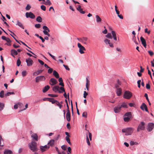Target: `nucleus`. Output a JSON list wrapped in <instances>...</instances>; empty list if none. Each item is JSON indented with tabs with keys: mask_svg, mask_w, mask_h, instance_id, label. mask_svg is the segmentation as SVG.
<instances>
[{
	"mask_svg": "<svg viewBox=\"0 0 154 154\" xmlns=\"http://www.w3.org/2000/svg\"><path fill=\"white\" fill-rule=\"evenodd\" d=\"M50 87L49 85H46L44 88H43L42 91L43 92L45 93L49 89Z\"/></svg>",
	"mask_w": 154,
	"mask_h": 154,
	"instance_id": "nucleus-26",
	"label": "nucleus"
},
{
	"mask_svg": "<svg viewBox=\"0 0 154 154\" xmlns=\"http://www.w3.org/2000/svg\"><path fill=\"white\" fill-rule=\"evenodd\" d=\"M104 42L106 45H109L111 48H113L114 46L113 44L111 42L110 40L107 39L105 38L104 40Z\"/></svg>",
	"mask_w": 154,
	"mask_h": 154,
	"instance_id": "nucleus-8",
	"label": "nucleus"
},
{
	"mask_svg": "<svg viewBox=\"0 0 154 154\" xmlns=\"http://www.w3.org/2000/svg\"><path fill=\"white\" fill-rule=\"evenodd\" d=\"M132 40L136 44L138 45V44L136 40V38L135 35H134L132 38Z\"/></svg>",
	"mask_w": 154,
	"mask_h": 154,
	"instance_id": "nucleus-43",
	"label": "nucleus"
},
{
	"mask_svg": "<svg viewBox=\"0 0 154 154\" xmlns=\"http://www.w3.org/2000/svg\"><path fill=\"white\" fill-rule=\"evenodd\" d=\"M4 91H2L0 92V97L1 98H3L4 97Z\"/></svg>",
	"mask_w": 154,
	"mask_h": 154,
	"instance_id": "nucleus-48",
	"label": "nucleus"
},
{
	"mask_svg": "<svg viewBox=\"0 0 154 154\" xmlns=\"http://www.w3.org/2000/svg\"><path fill=\"white\" fill-rule=\"evenodd\" d=\"M23 105L22 103H18V104H15L14 106V108L15 109H17L18 106H22Z\"/></svg>",
	"mask_w": 154,
	"mask_h": 154,
	"instance_id": "nucleus-29",
	"label": "nucleus"
},
{
	"mask_svg": "<svg viewBox=\"0 0 154 154\" xmlns=\"http://www.w3.org/2000/svg\"><path fill=\"white\" fill-rule=\"evenodd\" d=\"M26 61L27 63V65L29 66H32L33 63V61L30 58L26 59Z\"/></svg>",
	"mask_w": 154,
	"mask_h": 154,
	"instance_id": "nucleus-11",
	"label": "nucleus"
},
{
	"mask_svg": "<svg viewBox=\"0 0 154 154\" xmlns=\"http://www.w3.org/2000/svg\"><path fill=\"white\" fill-rule=\"evenodd\" d=\"M154 128V124L152 123H149L148 124V128H147L149 131H151Z\"/></svg>",
	"mask_w": 154,
	"mask_h": 154,
	"instance_id": "nucleus-15",
	"label": "nucleus"
},
{
	"mask_svg": "<svg viewBox=\"0 0 154 154\" xmlns=\"http://www.w3.org/2000/svg\"><path fill=\"white\" fill-rule=\"evenodd\" d=\"M145 33H148V34H149L150 33V30L148 31V29L147 28H146L145 29Z\"/></svg>",
	"mask_w": 154,
	"mask_h": 154,
	"instance_id": "nucleus-57",
	"label": "nucleus"
},
{
	"mask_svg": "<svg viewBox=\"0 0 154 154\" xmlns=\"http://www.w3.org/2000/svg\"><path fill=\"white\" fill-rule=\"evenodd\" d=\"M36 20L38 22H41L42 21V19L40 16H38L36 18Z\"/></svg>",
	"mask_w": 154,
	"mask_h": 154,
	"instance_id": "nucleus-40",
	"label": "nucleus"
},
{
	"mask_svg": "<svg viewBox=\"0 0 154 154\" xmlns=\"http://www.w3.org/2000/svg\"><path fill=\"white\" fill-rule=\"evenodd\" d=\"M29 146L30 149L33 152L37 151V143L36 142L34 141H32L31 143L29 144Z\"/></svg>",
	"mask_w": 154,
	"mask_h": 154,
	"instance_id": "nucleus-2",
	"label": "nucleus"
},
{
	"mask_svg": "<svg viewBox=\"0 0 154 154\" xmlns=\"http://www.w3.org/2000/svg\"><path fill=\"white\" fill-rule=\"evenodd\" d=\"M53 90L55 92H58L60 93H62L65 92V90L63 87H59L58 86H55L53 88Z\"/></svg>",
	"mask_w": 154,
	"mask_h": 154,
	"instance_id": "nucleus-3",
	"label": "nucleus"
},
{
	"mask_svg": "<svg viewBox=\"0 0 154 154\" xmlns=\"http://www.w3.org/2000/svg\"><path fill=\"white\" fill-rule=\"evenodd\" d=\"M117 14L118 15V16L120 19H123V17L122 15L121 14H120V12L118 11V13H117V12H116Z\"/></svg>",
	"mask_w": 154,
	"mask_h": 154,
	"instance_id": "nucleus-38",
	"label": "nucleus"
},
{
	"mask_svg": "<svg viewBox=\"0 0 154 154\" xmlns=\"http://www.w3.org/2000/svg\"><path fill=\"white\" fill-rule=\"evenodd\" d=\"M48 54H49V55L51 56V57L52 58L54 59V60H56V59H55V57H54V56L52 55L49 52H48Z\"/></svg>",
	"mask_w": 154,
	"mask_h": 154,
	"instance_id": "nucleus-61",
	"label": "nucleus"
},
{
	"mask_svg": "<svg viewBox=\"0 0 154 154\" xmlns=\"http://www.w3.org/2000/svg\"><path fill=\"white\" fill-rule=\"evenodd\" d=\"M141 82V80H140L137 81V83L138 84V87L139 88L140 87V83Z\"/></svg>",
	"mask_w": 154,
	"mask_h": 154,
	"instance_id": "nucleus-58",
	"label": "nucleus"
},
{
	"mask_svg": "<svg viewBox=\"0 0 154 154\" xmlns=\"http://www.w3.org/2000/svg\"><path fill=\"white\" fill-rule=\"evenodd\" d=\"M82 116L85 118H87V113L86 112H83L82 115Z\"/></svg>",
	"mask_w": 154,
	"mask_h": 154,
	"instance_id": "nucleus-50",
	"label": "nucleus"
},
{
	"mask_svg": "<svg viewBox=\"0 0 154 154\" xmlns=\"http://www.w3.org/2000/svg\"><path fill=\"white\" fill-rule=\"evenodd\" d=\"M131 118L125 116L124 120L125 122H128L129 121Z\"/></svg>",
	"mask_w": 154,
	"mask_h": 154,
	"instance_id": "nucleus-35",
	"label": "nucleus"
},
{
	"mask_svg": "<svg viewBox=\"0 0 154 154\" xmlns=\"http://www.w3.org/2000/svg\"><path fill=\"white\" fill-rule=\"evenodd\" d=\"M122 92V89L121 88H117L116 90V93L118 96L121 95Z\"/></svg>",
	"mask_w": 154,
	"mask_h": 154,
	"instance_id": "nucleus-21",
	"label": "nucleus"
},
{
	"mask_svg": "<svg viewBox=\"0 0 154 154\" xmlns=\"http://www.w3.org/2000/svg\"><path fill=\"white\" fill-rule=\"evenodd\" d=\"M31 8V6L29 5L28 4L27 5L25 9L26 10H29Z\"/></svg>",
	"mask_w": 154,
	"mask_h": 154,
	"instance_id": "nucleus-52",
	"label": "nucleus"
},
{
	"mask_svg": "<svg viewBox=\"0 0 154 154\" xmlns=\"http://www.w3.org/2000/svg\"><path fill=\"white\" fill-rule=\"evenodd\" d=\"M57 83V80L54 78H51L50 80L49 83L51 85H54Z\"/></svg>",
	"mask_w": 154,
	"mask_h": 154,
	"instance_id": "nucleus-16",
	"label": "nucleus"
},
{
	"mask_svg": "<svg viewBox=\"0 0 154 154\" xmlns=\"http://www.w3.org/2000/svg\"><path fill=\"white\" fill-rule=\"evenodd\" d=\"M78 47L79 48V52L81 54H83L84 53V51L85 50V49L84 47L82 46L80 43L77 44Z\"/></svg>",
	"mask_w": 154,
	"mask_h": 154,
	"instance_id": "nucleus-7",
	"label": "nucleus"
},
{
	"mask_svg": "<svg viewBox=\"0 0 154 154\" xmlns=\"http://www.w3.org/2000/svg\"><path fill=\"white\" fill-rule=\"evenodd\" d=\"M54 140L52 139L48 143V146H53L54 145Z\"/></svg>",
	"mask_w": 154,
	"mask_h": 154,
	"instance_id": "nucleus-22",
	"label": "nucleus"
},
{
	"mask_svg": "<svg viewBox=\"0 0 154 154\" xmlns=\"http://www.w3.org/2000/svg\"><path fill=\"white\" fill-rule=\"evenodd\" d=\"M35 26L36 28H39L41 27V25L40 24H35Z\"/></svg>",
	"mask_w": 154,
	"mask_h": 154,
	"instance_id": "nucleus-59",
	"label": "nucleus"
},
{
	"mask_svg": "<svg viewBox=\"0 0 154 154\" xmlns=\"http://www.w3.org/2000/svg\"><path fill=\"white\" fill-rule=\"evenodd\" d=\"M58 81L60 82L59 84V85L62 86L61 87H64V84L63 82L62 79L61 78H59Z\"/></svg>",
	"mask_w": 154,
	"mask_h": 154,
	"instance_id": "nucleus-25",
	"label": "nucleus"
},
{
	"mask_svg": "<svg viewBox=\"0 0 154 154\" xmlns=\"http://www.w3.org/2000/svg\"><path fill=\"white\" fill-rule=\"evenodd\" d=\"M44 4L46 5H51V2L50 0H47L44 3Z\"/></svg>",
	"mask_w": 154,
	"mask_h": 154,
	"instance_id": "nucleus-42",
	"label": "nucleus"
},
{
	"mask_svg": "<svg viewBox=\"0 0 154 154\" xmlns=\"http://www.w3.org/2000/svg\"><path fill=\"white\" fill-rule=\"evenodd\" d=\"M48 32H47L44 31V34L45 35H47V36H48L49 37H50V35L49 34Z\"/></svg>",
	"mask_w": 154,
	"mask_h": 154,
	"instance_id": "nucleus-63",
	"label": "nucleus"
},
{
	"mask_svg": "<svg viewBox=\"0 0 154 154\" xmlns=\"http://www.w3.org/2000/svg\"><path fill=\"white\" fill-rule=\"evenodd\" d=\"M43 71V70H39L37 71L36 72H34L33 74V75L34 76L38 75L41 73Z\"/></svg>",
	"mask_w": 154,
	"mask_h": 154,
	"instance_id": "nucleus-27",
	"label": "nucleus"
},
{
	"mask_svg": "<svg viewBox=\"0 0 154 154\" xmlns=\"http://www.w3.org/2000/svg\"><path fill=\"white\" fill-rule=\"evenodd\" d=\"M45 79V78L44 76H38L35 78V82H38L39 81H44Z\"/></svg>",
	"mask_w": 154,
	"mask_h": 154,
	"instance_id": "nucleus-12",
	"label": "nucleus"
},
{
	"mask_svg": "<svg viewBox=\"0 0 154 154\" xmlns=\"http://www.w3.org/2000/svg\"><path fill=\"white\" fill-rule=\"evenodd\" d=\"M11 55L15 57L14 55H16L18 54L17 51L14 49H12L11 50Z\"/></svg>",
	"mask_w": 154,
	"mask_h": 154,
	"instance_id": "nucleus-20",
	"label": "nucleus"
},
{
	"mask_svg": "<svg viewBox=\"0 0 154 154\" xmlns=\"http://www.w3.org/2000/svg\"><path fill=\"white\" fill-rule=\"evenodd\" d=\"M4 154H12V152L10 150L5 149L4 152Z\"/></svg>",
	"mask_w": 154,
	"mask_h": 154,
	"instance_id": "nucleus-31",
	"label": "nucleus"
},
{
	"mask_svg": "<svg viewBox=\"0 0 154 154\" xmlns=\"http://www.w3.org/2000/svg\"><path fill=\"white\" fill-rule=\"evenodd\" d=\"M105 36L108 38L112 39V38L111 34L109 33H108L107 35H105Z\"/></svg>",
	"mask_w": 154,
	"mask_h": 154,
	"instance_id": "nucleus-39",
	"label": "nucleus"
},
{
	"mask_svg": "<svg viewBox=\"0 0 154 154\" xmlns=\"http://www.w3.org/2000/svg\"><path fill=\"white\" fill-rule=\"evenodd\" d=\"M48 101L50 102H51L52 104H54V103H55L56 102V101H57L56 100H55L53 98H49L48 99Z\"/></svg>",
	"mask_w": 154,
	"mask_h": 154,
	"instance_id": "nucleus-33",
	"label": "nucleus"
},
{
	"mask_svg": "<svg viewBox=\"0 0 154 154\" xmlns=\"http://www.w3.org/2000/svg\"><path fill=\"white\" fill-rule=\"evenodd\" d=\"M55 103L57 106H58L59 107V108L60 109H61L62 106V105L57 100L56 102Z\"/></svg>",
	"mask_w": 154,
	"mask_h": 154,
	"instance_id": "nucleus-41",
	"label": "nucleus"
},
{
	"mask_svg": "<svg viewBox=\"0 0 154 154\" xmlns=\"http://www.w3.org/2000/svg\"><path fill=\"white\" fill-rule=\"evenodd\" d=\"M43 29H44L43 31V32L44 33V32L46 31L47 32H50V30L49 28L46 26H44L43 27Z\"/></svg>",
	"mask_w": 154,
	"mask_h": 154,
	"instance_id": "nucleus-30",
	"label": "nucleus"
},
{
	"mask_svg": "<svg viewBox=\"0 0 154 154\" xmlns=\"http://www.w3.org/2000/svg\"><path fill=\"white\" fill-rule=\"evenodd\" d=\"M17 25H18L21 28L23 29H24V27L22 23L20 22L18 20L17 21V23L16 24Z\"/></svg>",
	"mask_w": 154,
	"mask_h": 154,
	"instance_id": "nucleus-32",
	"label": "nucleus"
},
{
	"mask_svg": "<svg viewBox=\"0 0 154 154\" xmlns=\"http://www.w3.org/2000/svg\"><path fill=\"white\" fill-rule=\"evenodd\" d=\"M77 39L80 42L82 43H83L86 44V42L88 39V38L86 37H83L82 38H78Z\"/></svg>",
	"mask_w": 154,
	"mask_h": 154,
	"instance_id": "nucleus-10",
	"label": "nucleus"
},
{
	"mask_svg": "<svg viewBox=\"0 0 154 154\" xmlns=\"http://www.w3.org/2000/svg\"><path fill=\"white\" fill-rule=\"evenodd\" d=\"M5 106L4 104L0 102V111H2Z\"/></svg>",
	"mask_w": 154,
	"mask_h": 154,
	"instance_id": "nucleus-36",
	"label": "nucleus"
},
{
	"mask_svg": "<svg viewBox=\"0 0 154 154\" xmlns=\"http://www.w3.org/2000/svg\"><path fill=\"white\" fill-rule=\"evenodd\" d=\"M66 146L65 145H63L61 146L62 149L64 150H65L66 149Z\"/></svg>",
	"mask_w": 154,
	"mask_h": 154,
	"instance_id": "nucleus-60",
	"label": "nucleus"
},
{
	"mask_svg": "<svg viewBox=\"0 0 154 154\" xmlns=\"http://www.w3.org/2000/svg\"><path fill=\"white\" fill-rule=\"evenodd\" d=\"M128 107V106L126 103L125 102H123L119 103L114 108L113 110L115 113H118L120 112L122 108H127Z\"/></svg>",
	"mask_w": 154,
	"mask_h": 154,
	"instance_id": "nucleus-1",
	"label": "nucleus"
},
{
	"mask_svg": "<svg viewBox=\"0 0 154 154\" xmlns=\"http://www.w3.org/2000/svg\"><path fill=\"white\" fill-rule=\"evenodd\" d=\"M49 68V69L48 70V73H51L53 72V69L51 68H50V67Z\"/></svg>",
	"mask_w": 154,
	"mask_h": 154,
	"instance_id": "nucleus-56",
	"label": "nucleus"
},
{
	"mask_svg": "<svg viewBox=\"0 0 154 154\" xmlns=\"http://www.w3.org/2000/svg\"><path fill=\"white\" fill-rule=\"evenodd\" d=\"M96 20L97 23H100L101 22L102 19L98 15L96 16Z\"/></svg>",
	"mask_w": 154,
	"mask_h": 154,
	"instance_id": "nucleus-23",
	"label": "nucleus"
},
{
	"mask_svg": "<svg viewBox=\"0 0 154 154\" xmlns=\"http://www.w3.org/2000/svg\"><path fill=\"white\" fill-rule=\"evenodd\" d=\"M63 95L65 97V98L67 99V97H68V99H69V94L68 93V96H67V95H66V93L65 92H64V93L63 94Z\"/></svg>",
	"mask_w": 154,
	"mask_h": 154,
	"instance_id": "nucleus-53",
	"label": "nucleus"
},
{
	"mask_svg": "<svg viewBox=\"0 0 154 154\" xmlns=\"http://www.w3.org/2000/svg\"><path fill=\"white\" fill-rule=\"evenodd\" d=\"M22 74L23 77L25 76L27 74V72L26 71H23L22 72Z\"/></svg>",
	"mask_w": 154,
	"mask_h": 154,
	"instance_id": "nucleus-46",
	"label": "nucleus"
},
{
	"mask_svg": "<svg viewBox=\"0 0 154 154\" xmlns=\"http://www.w3.org/2000/svg\"><path fill=\"white\" fill-rule=\"evenodd\" d=\"M140 108L142 110H145L146 112H149L147 106L145 103H142V104L141 105L140 107Z\"/></svg>",
	"mask_w": 154,
	"mask_h": 154,
	"instance_id": "nucleus-14",
	"label": "nucleus"
},
{
	"mask_svg": "<svg viewBox=\"0 0 154 154\" xmlns=\"http://www.w3.org/2000/svg\"><path fill=\"white\" fill-rule=\"evenodd\" d=\"M53 75L57 79L59 78V76L58 73L55 70H54L53 71Z\"/></svg>",
	"mask_w": 154,
	"mask_h": 154,
	"instance_id": "nucleus-28",
	"label": "nucleus"
},
{
	"mask_svg": "<svg viewBox=\"0 0 154 154\" xmlns=\"http://www.w3.org/2000/svg\"><path fill=\"white\" fill-rule=\"evenodd\" d=\"M14 92H8L6 94H5V97H7L10 95L11 94H14Z\"/></svg>",
	"mask_w": 154,
	"mask_h": 154,
	"instance_id": "nucleus-37",
	"label": "nucleus"
},
{
	"mask_svg": "<svg viewBox=\"0 0 154 154\" xmlns=\"http://www.w3.org/2000/svg\"><path fill=\"white\" fill-rule=\"evenodd\" d=\"M140 41L142 42V44L143 45L144 47L146 46V44L145 40V39L142 36L140 37Z\"/></svg>",
	"mask_w": 154,
	"mask_h": 154,
	"instance_id": "nucleus-19",
	"label": "nucleus"
},
{
	"mask_svg": "<svg viewBox=\"0 0 154 154\" xmlns=\"http://www.w3.org/2000/svg\"><path fill=\"white\" fill-rule=\"evenodd\" d=\"M69 137H68V136H66V140L67 142L70 144H71V143L70 141V139L69 138Z\"/></svg>",
	"mask_w": 154,
	"mask_h": 154,
	"instance_id": "nucleus-44",
	"label": "nucleus"
},
{
	"mask_svg": "<svg viewBox=\"0 0 154 154\" xmlns=\"http://www.w3.org/2000/svg\"><path fill=\"white\" fill-rule=\"evenodd\" d=\"M66 118L68 122H69L71 120V115L70 112H67L66 115Z\"/></svg>",
	"mask_w": 154,
	"mask_h": 154,
	"instance_id": "nucleus-18",
	"label": "nucleus"
},
{
	"mask_svg": "<svg viewBox=\"0 0 154 154\" xmlns=\"http://www.w3.org/2000/svg\"><path fill=\"white\" fill-rule=\"evenodd\" d=\"M88 95V94L86 91H84V92L83 97L84 98H86V96Z\"/></svg>",
	"mask_w": 154,
	"mask_h": 154,
	"instance_id": "nucleus-55",
	"label": "nucleus"
},
{
	"mask_svg": "<svg viewBox=\"0 0 154 154\" xmlns=\"http://www.w3.org/2000/svg\"><path fill=\"white\" fill-rule=\"evenodd\" d=\"M41 8L44 11H45L46 10V7L44 5H42L41 6Z\"/></svg>",
	"mask_w": 154,
	"mask_h": 154,
	"instance_id": "nucleus-54",
	"label": "nucleus"
},
{
	"mask_svg": "<svg viewBox=\"0 0 154 154\" xmlns=\"http://www.w3.org/2000/svg\"><path fill=\"white\" fill-rule=\"evenodd\" d=\"M48 95L49 96L52 97H56L58 96V95L56 94H48Z\"/></svg>",
	"mask_w": 154,
	"mask_h": 154,
	"instance_id": "nucleus-51",
	"label": "nucleus"
},
{
	"mask_svg": "<svg viewBox=\"0 0 154 154\" xmlns=\"http://www.w3.org/2000/svg\"><path fill=\"white\" fill-rule=\"evenodd\" d=\"M134 129L131 128H124L122 130V131L123 133H125V135H130L133 133Z\"/></svg>",
	"mask_w": 154,
	"mask_h": 154,
	"instance_id": "nucleus-4",
	"label": "nucleus"
},
{
	"mask_svg": "<svg viewBox=\"0 0 154 154\" xmlns=\"http://www.w3.org/2000/svg\"><path fill=\"white\" fill-rule=\"evenodd\" d=\"M111 32L112 38H113L115 41H116L117 40V38L116 32L114 31H112Z\"/></svg>",
	"mask_w": 154,
	"mask_h": 154,
	"instance_id": "nucleus-17",
	"label": "nucleus"
},
{
	"mask_svg": "<svg viewBox=\"0 0 154 154\" xmlns=\"http://www.w3.org/2000/svg\"><path fill=\"white\" fill-rule=\"evenodd\" d=\"M63 66L66 69L68 70H69L70 69L69 68L68 66H67L65 65L64 64H63Z\"/></svg>",
	"mask_w": 154,
	"mask_h": 154,
	"instance_id": "nucleus-62",
	"label": "nucleus"
},
{
	"mask_svg": "<svg viewBox=\"0 0 154 154\" xmlns=\"http://www.w3.org/2000/svg\"><path fill=\"white\" fill-rule=\"evenodd\" d=\"M90 85V82L88 80V78H86V86H89Z\"/></svg>",
	"mask_w": 154,
	"mask_h": 154,
	"instance_id": "nucleus-49",
	"label": "nucleus"
},
{
	"mask_svg": "<svg viewBox=\"0 0 154 154\" xmlns=\"http://www.w3.org/2000/svg\"><path fill=\"white\" fill-rule=\"evenodd\" d=\"M21 63V61H20V59H18L17 60V65L18 66H20Z\"/></svg>",
	"mask_w": 154,
	"mask_h": 154,
	"instance_id": "nucleus-47",
	"label": "nucleus"
},
{
	"mask_svg": "<svg viewBox=\"0 0 154 154\" xmlns=\"http://www.w3.org/2000/svg\"><path fill=\"white\" fill-rule=\"evenodd\" d=\"M132 96V93L129 91H125L123 95V97L125 98L129 99Z\"/></svg>",
	"mask_w": 154,
	"mask_h": 154,
	"instance_id": "nucleus-6",
	"label": "nucleus"
},
{
	"mask_svg": "<svg viewBox=\"0 0 154 154\" xmlns=\"http://www.w3.org/2000/svg\"><path fill=\"white\" fill-rule=\"evenodd\" d=\"M3 139L2 138V136L1 135H0V146H4V144H2L1 143V141L3 140Z\"/></svg>",
	"mask_w": 154,
	"mask_h": 154,
	"instance_id": "nucleus-45",
	"label": "nucleus"
},
{
	"mask_svg": "<svg viewBox=\"0 0 154 154\" xmlns=\"http://www.w3.org/2000/svg\"><path fill=\"white\" fill-rule=\"evenodd\" d=\"M148 52L151 56H152L153 55V53L151 51H148Z\"/></svg>",
	"mask_w": 154,
	"mask_h": 154,
	"instance_id": "nucleus-64",
	"label": "nucleus"
},
{
	"mask_svg": "<svg viewBox=\"0 0 154 154\" xmlns=\"http://www.w3.org/2000/svg\"><path fill=\"white\" fill-rule=\"evenodd\" d=\"M26 18H30L32 19H34L35 17V15L32 12H26Z\"/></svg>",
	"mask_w": 154,
	"mask_h": 154,
	"instance_id": "nucleus-9",
	"label": "nucleus"
},
{
	"mask_svg": "<svg viewBox=\"0 0 154 154\" xmlns=\"http://www.w3.org/2000/svg\"><path fill=\"white\" fill-rule=\"evenodd\" d=\"M145 123L143 122H141L139 125L137 129V132H139L141 130H144L145 129Z\"/></svg>",
	"mask_w": 154,
	"mask_h": 154,
	"instance_id": "nucleus-5",
	"label": "nucleus"
},
{
	"mask_svg": "<svg viewBox=\"0 0 154 154\" xmlns=\"http://www.w3.org/2000/svg\"><path fill=\"white\" fill-rule=\"evenodd\" d=\"M31 136L36 141H37L38 140V136L36 134L33 133L31 135Z\"/></svg>",
	"mask_w": 154,
	"mask_h": 154,
	"instance_id": "nucleus-24",
	"label": "nucleus"
},
{
	"mask_svg": "<svg viewBox=\"0 0 154 154\" xmlns=\"http://www.w3.org/2000/svg\"><path fill=\"white\" fill-rule=\"evenodd\" d=\"M40 148L41 152H44L49 148V146H48L47 145H45L44 146H41Z\"/></svg>",
	"mask_w": 154,
	"mask_h": 154,
	"instance_id": "nucleus-13",
	"label": "nucleus"
},
{
	"mask_svg": "<svg viewBox=\"0 0 154 154\" xmlns=\"http://www.w3.org/2000/svg\"><path fill=\"white\" fill-rule=\"evenodd\" d=\"M124 116L128 117L131 118L132 116L131 112H127L125 114Z\"/></svg>",
	"mask_w": 154,
	"mask_h": 154,
	"instance_id": "nucleus-34",
	"label": "nucleus"
}]
</instances>
